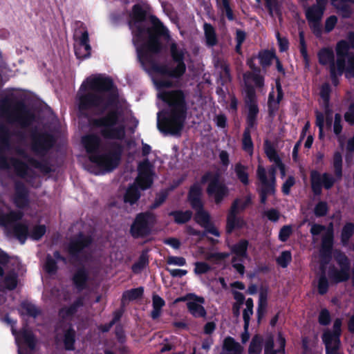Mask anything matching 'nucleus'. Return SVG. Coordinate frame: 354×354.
<instances>
[{"label":"nucleus","mask_w":354,"mask_h":354,"mask_svg":"<svg viewBox=\"0 0 354 354\" xmlns=\"http://www.w3.org/2000/svg\"><path fill=\"white\" fill-rule=\"evenodd\" d=\"M30 149L38 156H45L53 147L56 140L53 134L47 131H34L30 135Z\"/></svg>","instance_id":"nucleus-15"},{"label":"nucleus","mask_w":354,"mask_h":354,"mask_svg":"<svg viewBox=\"0 0 354 354\" xmlns=\"http://www.w3.org/2000/svg\"><path fill=\"white\" fill-rule=\"evenodd\" d=\"M220 9L229 21L234 20L235 17L230 6V0H221Z\"/></svg>","instance_id":"nucleus-57"},{"label":"nucleus","mask_w":354,"mask_h":354,"mask_svg":"<svg viewBox=\"0 0 354 354\" xmlns=\"http://www.w3.org/2000/svg\"><path fill=\"white\" fill-rule=\"evenodd\" d=\"M156 223L155 214L149 211L137 214L130 225L129 234L135 239H146L153 234Z\"/></svg>","instance_id":"nucleus-10"},{"label":"nucleus","mask_w":354,"mask_h":354,"mask_svg":"<svg viewBox=\"0 0 354 354\" xmlns=\"http://www.w3.org/2000/svg\"><path fill=\"white\" fill-rule=\"evenodd\" d=\"M245 306L246 308L244 309L243 312V319L244 322V330H248L250 321V316L253 314V299L252 298H248L245 301Z\"/></svg>","instance_id":"nucleus-48"},{"label":"nucleus","mask_w":354,"mask_h":354,"mask_svg":"<svg viewBox=\"0 0 354 354\" xmlns=\"http://www.w3.org/2000/svg\"><path fill=\"white\" fill-rule=\"evenodd\" d=\"M93 243V239L89 235L80 232L71 238L66 247V251L69 256L71 263L80 262L84 249L89 248Z\"/></svg>","instance_id":"nucleus-14"},{"label":"nucleus","mask_w":354,"mask_h":354,"mask_svg":"<svg viewBox=\"0 0 354 354\" xmlns=\"http://www.w3.org/2000/svg\"><path fill=\"white\" fill-rule=\"evenodd\" d=\"M342 322L340 318H337L334 321L333 323V331L331 332L330 330L325 331L322 335V340L323 342H327L330 343V342H336L338 344L340 343L339 337L342 334Z\"/></svg>","instance_id":"nucleus-27"},{"label":"nucleus","mask_w":354,"mask_h":354,"mask_svg":"<svg viewBox=\"0 0 354 354\" xmlns=\"http://www.w3.org/2000/svg\"><path fill=\"white\" fill-rule=\"evenodd\" d=\"M351 48L344 39L339 41L335 47L338 74L346 72V75L354 77V53H350Z\"/></svg>","instance_id":"nucleus-12"},{"label":"nucleus","mask_w":354,"mask_h":354,"mask_svg":"<svg viewBox=\"0 0 354 354\" xmlns=\"http://www.w3.org/2000/svg\"><path fill=\"white\" fill-rule=\"evenodd\" d=\"M257 177L260 181L261 187L259 189L260 192H264L270 196L274 195L276 193V182L272 180H268L265 168L259 165L257 169Z\"/></svg>","instance_id":"nucleus-19"},{"label":"nucleus","mask_w":354,"mask_h":354,"mask_svg":"<svg viewBox=\"0 0 354 354\" xmlns=\"http://www.w3.org/2000/svg\"><path fill=\"white\" fill-rule=\"evenodd\" d=\"M18 284V274L15 271L9 272L3 278V288L8 290H15Z\"/></svg>","instance_id":"nucleus-44"},{"label":"nucleus","mask_w":354,"mask_h":354,"mask_svg":"<svg viewBox=\"0 0 354 354\" xmlns=\"http://www.w3.org/2000/svg\"><path fill=\"white\" fill-rule=\"evenodd\" d=\"M158 97L167 105V109L158 113V130L165 134H180L188 111L185 92L181 89L164 91L159 93Z\"/></svg>","instance_id":"nucleus-3"},{"label":"nucleus","mask_w":354,"mask_h":354,"mask_svg":"<svg viewBox=\"0 0 354 354\" xmlns=\"http://www.w3.org/2000/svg\"><path fill=\"white\" fill-rule=\"evenodd\" d=\"M88 279V272L84 266L77 268L71 278L73 284L80 292L85 290L87 288V283Z\"/></svg>","instance_id":"nucleus-23"},{"label":"nucleus","mask_w":354,"mask_h":354,"mask_svg":"<svg viewBox=\"0 0 354 354\" xmlns=\"http://www.w3.org/2000/svg\"><path fill=\"white\" fill-rule=\"evenodd\" d=\"M138 174H155L153 171V165L149 159L146 158L139 163L138 166Z\"/></svg>","instance_id":"nucleus-58"},{"label":"nucleus","mask_w":354,"mask_h":354,"mask_svg":"<svg viewBox=\"0 0 354 354\" xmlns=\"http://www.w3.org/2000/svg\"><path fill=\"white\" fill-rule=\"evenodd\" d=\"M28 163L35 169H39L45 174H50L53 171L50 162L45 159L42 160H38L34 158H28Z\"/></svg>","instance_id":"nucleus-38"},{"label":"nucleus","mask_w":354,"mask_h":354,"mask_svg":"<svg viewBox=\"0 0 354 354\" xmlns=\"http://www.w3.org/2000/svg\"><path fill=\"white\" fill-rule=\"evenodd\" d=\"M77 28L75 30V37H78L79 46L75 47V54L79 59H85L91 55V47L89 44L88 32L84 24L82 21H76Z\"/></svg>","instance_id":"nucleus-16"},{"label":"nucleus","mask_w":354,"mask_h":354,"mask_svg":"<svg viewBox=\"0 0 354 354\" xmlns=\"http://www.w3.org/2000/svg\"><path fill=\"white\" fill-rule=\"evenodd\" d=\"M11 161L15 169L19 175L24 176L26 174L28 167L26 162L14 158H11Z\"/></svg>","instance_id":"nucleus-59"},{"label":"nucleus","mask_w":354,"mask_h":354,"mask_svg":"<svg viewBox=\"0 0 354 354\" xmlns=\"http://www.w3.org/2000/svg\"><path fill=\"white\" fill-rule=\"evenodd\" d=\"M169 53L173 62L176 64L175 67L170 68L166 64H158L155 60L156 55H151L147 65H149L150 70L157 74L173 79H180L184 75L187 68L185 63V50L179 48L176 43L172 42L169 46Z\"/></svg>","instance_id":"nucleus-5"},{"label":"nucleus","mask_w":354,"mask_h":354,"mask_svg":"<svg viewBox=\"0 0 354 354\" xmlns=\"http://www.w3.org/2000/svg\"><path fill=\"white\" fill-rule=\"evenodd\" d=\"M321 269L322 270V273L318 279L317 290L319 295H324L326 294L328 290L329 283L325 274L324 266H321Z\"/></svg>","instance_id":"nucleus-52"},{"label":"nucleus","mask_w":354,"mask_h":354,"mask_svg":"<svg viewBox=\"0 0 354 354\" xmlns=\"http://www.w3.org/2000/svg\"><path fill=\"white\" fill-rule=\"evenodd\" d=\"M354 234V223L351 222L346 223L342 227L340 241L343 246H347L351 238Z\"/></svg>","instance_id":"nucleus-42"},{"label":"nucleus","mask_w":354,"mask_h":354,"mask_svg":"<svg viewBox=\"0 0 354 354\" xmlns=\"http://www.w3.org/2000/svg\"><path fill=\"white\" fill-rule=\"evenodd\" d=\"M21 306L26 311V315L30 317L36 318L41 314V310L30 302H23Z\"/></svg>","instance_id":"nucleus-54"},{"label":"nucleus","mask_w":354,"mask_h":354,"mask_svg":"<svg viewBox=\"0 0 354 354\" xmlns=\"http://www.w3.org/2000/svg\"><path fill=\"white\" fill-rule=\"evenodd\" d=\"M44 270L49 274H55L58 270L57 263L50 254H47L44 263Z\"/></svg>","instance_id":"nucleus-55"},{"label":"nucleus","mask_w":354,"mask_h":354,"mask_svg":"<svg viewBox=\"0 0 354 354\" xmlns=\"http://www.w3.org/2000/svg\"><path fill=\"white\" fill-rule=\"evenodd\" d=\"M83 306L84 298L82 297H79L69 306L62 308L59 310V315L62 319H66L69 317H72L77 312L78 308Z\"/></svg>","instance_id":"nucleus-30"},{"label":"nucleus","mask_w":354,"mask_h":354,"mask_svg":"<svg viewBox=\"0 0 354 354\" xmlns=\"http://www.w3.org/2000/svg\"><path fill=\"white\" fill-rule=\"evenodd\" d=\"M12 332L15 335L17 334L18 338H19L30 351L35 349L37 339L31 329L26 326L23 327L19 332H17L12 328Z\"/></svg>","instance_id":"nucleus-24"},{"label":"nucleus","mask_w":354,"mask_h":354,"mask_svg":"<svg viewBox=\"0 0 354 354\" xmlns=\"http://www.w3.org/2000/svg\"><path fill=\"white\" fill-rule=\"evenodd\" d=\"M23 217V213L21 212H11L3 216L1 219V225L6 227L11 226L12 223H19Z\"/></svg>","instance_id":"nucleus-47"},{"label":"nucleus","mask_w":354,"mask_h":354,"mask_svg":"<svg viewBox=\"0 0 354 354\" xmlns=\"http://www.w3.org/2000/svg\"><path fill=\"white\" fill-rule=\"evenodd\" d=\"M243 347L235 341V339L228 336L223 340L222 350L220 354H241Z\"/></svg>","instance_id":"nucleus-29"},{"label":"nucleus","mask_w":354,"mask_h":354,"mask_svg":"<svg viewBox=\"0 0 354 354\" xmlns=\"http://www.w3.org/2000/svg\"><path fill=\"white\" fill-rule=\"evenodd\" d=\"M82 142L89 156L100 153L102 140L98 135L95 133L85 135L82 138Z\"/></svg>","instance_id":"nucleus-22"},{"label":"nucleus","mask_w":354,"mask_h":354,"mask_svg":"<svg viewBox=\"0 0 354 354\" xmlns=\"http://www.w3.org/2000/svg\"><path fill=\"white\" fill-rule=\"evenodd\" d=\"M6 232L8 236H14L22 245L26 243L29 235L28 225L22 223H12L11 226H7Z\"/></svg>","instance_id":"nucleus-20"},{"label":"nucleus","mask_w":354,"mask_h":354,"mask_svg":"<svg viewBox=\"0 0 354 354\" xmlns=\"http://www.w3.org/2000/svg\"><path fill=\"white\" fill-rule=\"evenodd\" d=\"M244 91V102L248 112L245 118L246 126L242 138V148L247 152H252L254 145L251 138V129H257L259 108L254 87L250 84H245Z\"/></svg>","instance_id":"nucleus-4"},{"label":"nucleus","mask_w":354,"mask_h":354,"mask_svg":"<svg viewBox=\"0 0 354 354\" xmlns=\"http://www.w3.org/2000/svg\"><path fill=\"white\" fill-rule=\"evenodd\" d=\"M331 322L330 312L326 308H323L319 312L318 316V322L322 326H328Z\"/></svg>","instance_id":"nucleus-62"},{"label":"nucleus","mask_w":354,"mask_h":354,"mask_svg":"<svg viewBox=\"0 0 354 354\" xmlns=\"http://www.w3.org/2000/svg\"><path fill=\"white\" fill-rule=\"evenodd\" d=\"M153 27H147L143 22L131 23L129 25L132 31V42L136 49L138 60L142 68L149 71L147 62L151 59V55H159L163 48L160 41L162 36H168V30L161 21L154 16L151 17Z\"/></svg>","instance_id":"nucleus-2"},{"label":"nucleus","mask_w":354,"mask_h":354,"mask_svg":"<svg viewBox=\"0 0 354 354\" xmlns=\"http://www.w3.org/2000/svg\"><path fill=\"white\" fill-rule=\"evenodd\" d=\"M263 342L261 335H254L249 345L248 354H260L262 351Z\"/></svg>","instance_id":"nucleus-45"},{"label":"nucleus","mask_w":354,"mask_h":354,"mask_svg":"<svg viewBox=\"0 0 354 354\" xmlns=\"http://www.w3.org/2000/svg\"><path fill=\"white\" fill-rule=\"evenodd\" d=\"M109 151L104 153L94 154L89 156V160L96 164L105 172H111L120 164L124 147L117 141L107 143Z\"/></svg>","instance_id":"nucleus-8"},{"label":"nucleus","mask_w":354,"mask_h":354,"mask_svg":"<svg viewBox=\"0 0 354 354\" xmlns=\"http://www.w3.org/2000/svg\"><path fill=\"white\" fill-rule=\"evenodd\" d=\"M12 202L19 209H25L30 203L29 190L25 184L21 181L15 183V192Z\"/></svg>","instance_id":"nucleus-18"},{"label":"nucleus","mask_w":354,"mask_h":354,"mask_svg":"<svg viewBox=\"0 0 354 354\" xmlns=\"http://www.w3.org/2000/svg\"><path fill=\"white\" fill-rule=\"evenodd\" d=\"M46 232V227L45 225H36L33 226L28 236L33 241H39Z\"/></svg>","instance_id":"nucleus-53"},{"label":"nucleus","mask_w":354,"mask_h":354,"mask_svg":"<svg viewBox=\"0 0 354 354\" xmlns=\"http://www.w3.org/2000/svg\"><path fill=\"white\" fill-rule=\"evenodd\" d=\"M187 308L190 314L194 317H205L207 311L205 308L196 301H188Z\"/></svg>","instance_id":"nucleus-41"},{"label":"nucleus","mask_w":354,"mask_h":354,"mask_svg":"<svg viewBox=\"0 0 354 354\" xmlns=\"http://www.w3.org/2000/svg\"><path fill=\"white\" fill-rule=\"evenodd\" d=\"M143 294L144 288L142 286L126 290L122 294V302H124V300L134 301L140 299L143 296Z\"/></svg>","instance_id":"nucleus-46"},{"label":"nucleus","mask_w":354,"mask_h":354,"mask_svg":"<svg viewBox=\"0 0 354 354\" xmlns=\"http://www.w3.org/2000/svg\"><path fill=\"white\" fill-rule=\"evenodd\" d=\"M149 264V257L147 251H142L138 259L132 266V270L138 273L143 270Z\"/></svg>","instance_id":"nucleus-49"},{"label":"nucleus","mask_w":354,"mask_h":354,"mask_svg":"<svg viewBox=\"0 0 354 354\" xmlns=\"http://www.w3.org/2000/svg\"><path fill=\"white\" fill-rule=\"evenodd\" d=\"M334 243V234L333 225L328 229L326 232L322 236L321 248L319 250L320 263L322 266L328 264L332 259V253Z\"/></svg>","instance_id":"nucleus-17"},{"label":"nucleus","mask_w":354,"mask_h":354,"mask_svg":"<svg viewBox=\"0 0 354 354\" xmlns=\"http://www.w3.org/2000/svg\"><path fill=\"white\" fill-rule=\"evenodd\" d=\"M330 93L331 87L329 83H324L320 88L319 95L322 99L323 100L325 105H329Z\"/></svg>","instance_id":"nucleus-60"},{"label":"nucleus","mask_w":354,"mask_h":354,"mask_svg":"<svg viewBox=\"0 0 354 354\" xmlns=\"http://www.w3.org/2000/svg\"><path fill=\"white\" fill-rule=\"evenodd\" d=\"M15 136L20 140L25 138V133L21 131H10L5 124H0V147L1 151L8 149L11 145V138Z\"/></svg>","instance_id":"nucleus-21"},{"label":"nucleus","mask_w":354,"mask_h":354,"mask_svg":"<svg viewBox=\"0 0 354 354\" xmlns=\"http://www.w3.org/2000/svg\"><path fill=\"white\" fill-rule=\"evenodd\" d=\"M249 241L247 239H241L236 243L230 246V252L236 257L239 261H242L248 257V250Z\"/></svg>","instance_id":"nucleus-28"},{"label":"nucleus","mask_w":354,"mask_h":354,"mask_svg":"<svg viewBox=\"0 0 354 354\" xmlns=\"http://www.w3.org/2000/svg\"><path fill=\"white\" fill-rule=\"evenodd\" d=\"M76 332L71 325L64 331L63 343L66 351H73L75 349Z\"/></svg>","instance_id":"nucleus-31"},{"label":"nucleus","mask_w":354,"mask_h":354,"mask_svg":"<svg viewBox=\"0 0 354 354\" xmlns=\"http://www.w3.org/2000/svg\"><path fill=\"white\" fill-rule=\"evenodd\" d=\"M201 184L207 183L206 193L209 197L213 198L216 205H220L229 195V188L221 180L218 171H206L201 178Z\"/></svg>","instance_id":"nucleus-9"},{"label":"nucleus","mask_w":354,"mask_h":354,"mask_svg":"<svg viewBox=\"0 0 354 354\" xmlns=\"http://www.w3.org/2000/svg\"><path fill=\"white\" fill-rule=\"evenodd\" d=\"M154 174H141L136 178V183L142 190H146L151 187L153 183Z\"/></svg>","instance_id":"nucleus-51"},{"label":"nucleus","mask_w":354,"mask_h":354,"mask_svg":"<svg viewBox=\"0 0 354 354\" xmlns=\"http://www.w3.org/2000/svg\"><path fill=\"white\" fill-rule=\"evenodd\" d=\"M264 151L270 162L275 163L276 166L279 169L283 175L285 174V165L282 162L277 151L272 144L268 140L264 142Z\"/></svg>","instance_id":"nucleus-26"},{"label":"nucleus","mask_w":354,"mask_h":354,"mask_svg":"<svg viewBox=\"0 0 354 354\" xmlns=\"http://www.w3.org/2000/svg\"><path fill=\"white\" fill-rule=\"evenodd\" d=\"M292 233V227L290 225H283L279 230V239L282 242H286L290 238Z\"/></svg>","instance_id":"nucleus-63"},{"label":"nucleus","mask_w":354,"mask_h":354,"mask_svg":"<svg viewBox=\"0 0 354 354\" xmlns=\"http://www.w3.org/2000/svg\"><path fill=\"white\" fill-rule=\"evenodd\" d=\"M246 222L243 216L234 215L232 212L231 214H227L225 232L227 234H231L235 230H240L245 227Z\"/></svg>","instance_id":"nucleus-25"},{"label":"nucleus","mask_w":354,"mask_h":354,"mask_svg":"<svg viewBox=\"0 0 354 354\" xmlns=\"http://www.w3.org/2000/svg\"><path fill=\"white\" fill-rule=\"evenodd\" d=\"M140 198V192L136 185H130L126 190V192L124 195V202L133 205L137 203Z\"/></svg>","instance_id":"nucleus-37"},{"label":"nucleus","mask_w":354,"mask_h":354,"mask_svg":"<svg viewBox=\"0 0 354 354\" xmlns=\"http://www.w3.org/2000/svg\"><path fill=\"white\" fill-rule=\"evenodd\" d=\"M204 34L205 38V43L208 47L215 46L218 44V39L216 30L212 24L205 23Z\"/></svg>","instance_id":"nucleus-35"},{"label":"nucleus","mask_w":354,"mask_h":354,"mask_svg":"<svg viewBox=\"0 0 354 354\" xmlns=\"http://www.w3.org/2000/svg\"><path fill=\"white\" fill-rule=\"evenodd\" d=\"M344 120L351 126L354 125V102L350 103L344 115Z\"/></svg>","instance_id":"nucleus-64"},{"label":"nucleus","mask_w":354,"mask_h":354,"mask_svg":"<svg viewBox=\"0 0 354 354\" xmlns=\"http://www.w3.org/2000/svg\"><path fill=\"white\" fill-rule=\"evenodd\" d=\"M203 192L201 186L194 183L192 185L187 194V201L191 207L195 210L194 219L196 222L202 227L209 224L210 215L204 209V203L202 200Z\"/></svg>","instance_id":"nucleus-11"},{"label":"nucleus","mask_w":354,"mask_h":354,"mask_svg":"<svg viewBox=\"0 0 354 354\" xmlns=\"http://www.w3.org/2000/svg\"><path fill=\"white\" fill-rule=\"evenodd\" d=\"M328 212V206L326 201L318 202L314 208V214L317 217L325 216Z\"/></svg>","instance_id":"nucleus-61"},{"label":"nucleus","mask_w":354,"mask_h":354,"mask_svg":"<svg viewBox=\"0 0 354 354\" xmlns=\"http://www.w3.org/2000/svg\"><path fill=\"white\" fill-rule=\"evenodd\" d=\"M234 172L239 180L243 185L247 186L250 184L247 166L242 165L241 162H237L234 166Z\"/></svg>","instance_id":"nucleus-43"},{"label":"nucleus","mask_w":354,"mask_h":354,"mask_svg":"<svg viewBox=\"0 0 354 354\" xmlns=\"http://www.w3.org/2000/svg\"><path fill=\"white\" fill-rule=\"evenodd\" d=\"M323 177L317 170L310 171L311 189L314 195L319 196L322 192Z\"/></svg>","instance_id":"nucleus-33"},{"label":"nucleus","mask_w":354,"mask_h":354,"mask_svg":"<svg viewBox=\"0 0 354 354\" xmlns=\"http://www.w3.org/2000/svg\"><path fill=\"white\" fill-rule=\"evenodd\" d=\"M120 112L117 109L108 111L105 115L91 120V126L100 129V134L106 140H122L125 137V127L118 124Z\"/></svg>","instance_id":"nucleus-6"},{"label":"nucleus","mask_w":354,"mask_h":354,"mask_svg":"<svg viewBox=\"0 0 354 354\" xmlns=\"http://www.w3.org/2000/svg\"><path fill=\"white\" fill-rule=\"evenodd\" d=\"M277 57L274 51L269 50H260L258 54L259 63L263 68L269 67L272 64V60Z\"/></svg>","instance_id":"nucleus-40"},{"label":"nucleus","mask_w":354,"mask_h":354,"mask_svg":"<svg viewBox=\"0 0 354 354\" xmlns=\"http://www.w3.org/2000/svg\"><path fill=\"white\" fill-rule=\"evenodd\" d=\"M192 215V212L189 209L185 211L174 210L169 213V216L174 218L175 223L178 225L185 224L189 222L191 220Z\"/></svg>","instance_id":"nucleus-34"},{"label":"nucleus","mask_w":354,"mask_h":354,"mask_svg":"<svg viewBox=\"0 0 354 354\" xmlns=\"http://www.w3.org/2000/svg\"><path fill=\"white\" fill-rule=\"evenodd\" d=\"M0 111L6 115L9 122H16L22 128L30 127L35 121V115L21 100L14 101L6 96L0 100Z\"/></svg>","instance_id":"nucleus-7"},{"label":"nucleus","mask_w":354,"mask_h":354,"mask_svg":"<svg viewBox=\"0 0 354 354\" xmlns=\"http://www.w3.org/2000/svg\"><path fill=\"white\" fill-rule=\"evenodd\" d=\"M324 13V10L312 5L305 10V15L308 22L321 21Z\"/></svg>","instance_id":"nucleus-36"},{"label":"nucleus","mask_w":354,"mask_h":354,"mask_svg":"<svg viewBox=\"0 0 354 354\" xmlns=\"http://www.w3.org/2000/svg\"><path fill=\"white\" fill-rule=\"evenodd\" d=\"M317 56L321 65L325 66L330 64V68L335 67V55L332 49L323 48L319 51Z\"/></svg>","instance_id":"nucleus-32"},{"label":"nucleus","mask_w":354,"mask_h":354,"mask_svg":"<svg viewBox=\"0 0 354 354\" xmlns=\"http://www.w3.org/2000/svg\"><path fill=\"white\" fill-rule=\"evenodd\" d=\"M335 260L339 266L337 269L335 266H330L328 270V277L333 283H339L347 281L351 277V261L342 252H338L335 255Z\"/></svg>","instance_id":"nucleus-13"},{"label":"nucleus","mask_w":354,"mask_h":354,"mask_svg":"<svg viewBox=\"0 0 354 354\" xmlns=\"http://www.w3.org/2000/svg\"><path fill=\"white\" fill-rule=\"evenodd\" d=\"M342 153L339 151H335L333 157V165L337 179H341L342 177Z\"/></svg>","instance_id":"nucleus-50"},{"label":"nucleus","mask_w":354,"mask_h":354,"mask_svg":"<svg viewBox=\"0 0 354 354\" xmlns=\"http://www.w3.org/2000/svg\"><path fill=\"white\" fill-rule=\"evenodd\" d=\"M292 261V254L289 250L283 251L277 258L276 262L277 265L283 268H286Z\"/></svg>","instance_id":"nucleus-56"},{"label":"nucleus","mask_w":354,"mask_h":354,"mask_svg":"<svg viewBox=\"0 0 354 354\" xmlns=\"http://www.w3.org/2000/svg\"><path fill=\"white\" fill-rule=\"evenodd\" d=\"M86 84L81 85L77 95L78 110L82 115H86L89 111L102 115L118 105L119 95L110 77L99 75L87 79Z\"/></svg>","instance_id":"nucleus-1"},{"label":"nucleus","mask_w":354,"mask_h":354,"mask_svg":"<svg viewBox=\"0 0 354 354\" xmlns=\"http://www.w3.org/2000/svg\"><path fill=\"white\" fill-rule=\"evenodd\" d=\"M131 23L145 22L147 19V12L141 5L136 3L132 7L131 15Z\"/></svg>","instance_id":"nucleus-39"}]
</instances>
